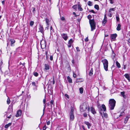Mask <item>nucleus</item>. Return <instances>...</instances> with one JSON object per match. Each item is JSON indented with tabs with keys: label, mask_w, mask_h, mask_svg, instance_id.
Returning <instances> with one entry per match:
<instances>
[{
	"label": "nucleus",
	"mask_w": 130,
	"mask_h": 130,
	"mask_svg": "<svg viewBox=\"0 0 130 130\" xmlns=\"http://www.w3.org/2000/svg\"><path fill=\"white\" fill-rule=\"evenodd\" d=\"M103 115L106 118H107L108 117V115L106 113H103Z\"/></svg>",
	"instance_id": "34"
},
{
	"label": "nucleus",
	"mask_w": 130,
	"mask_h": 130,
	"mask_svg": "<svg viewBox=\"0 0 130 130\" xmlns=\"http://www.w3.org/2000/svg\"><path fill=\"white\" fill-rule=\"evenodd\" d=\"M76 49L77 50V51H78V52H79V51L80 50H79V47H76Z\"/></svg>",
	"instance_id": "51"
},
{
	"label": "nucleus",
	"mask_w": 130,
	"mask_h": 130,
	"mask_svg": "<svg viewBox=\"0 0 130 130\" xmlns=\"http://www.w3.org/2000/svg\"><path fill=\"white\" fill-rule=\"evenodd\" d=\"M39 31L43 35H44V29L42 26L40 25L39 26Z\"/></svg>",
	"instance_id": "8"
},
{
	"label": "nucleus",
	"mask_w": 130,
	"mask_h": 130,
	"mask_svg": "<svg viewBox=\"0 0 130 130\" xmlns=\"http://www.w3.org/2000/svg\"><path fill=\"white\" fill-rule=\"evenodd\" d=\"M101 61L103 63L104 70L106 71H108V62L107 60L106 59H104L102 60Z\"/></svg>",
	"instance_id": "3"
},
{
	"label": "nucleus",
	"mask_w": 130,
	"mask_h": 130,
	"mask_svg": "<svg viewBox=\"0 0 130 130\" xmlns=\"http://www.w3.org/2000/svg\"><path fill=\"white\" fill-rule=\"evenodd\" d=\"M121 25L119 24H118L116 28L117 30L118 31L120 30H121Z\"/></svg>",
	"instance_id": "21"
},
{
	"label": "nucleus",
	"mask_w": 130,
	"mask_h": 130,
	"mask_svg": "<svg viewBox=\"0 0 130 130\" xmlns=\"http://www.w3.org/2000/svg\"><path fill=\"white\" fill-rule=\"evenodd\" d=\"M46 129V125H45L43 127V130H45Z\"/></svg>",
	"instance_id": "48"
},
{
	"label": "nucleus",
	"mask_w": 130,
	"mask_h": 130,
	"mask_svg": "<svg viewBox=\"0 0 130 130\" xmlns=\"http://www.w3.org/2000/svg\"><path fill=\"white\" fill-rule=\"evenodd\" d=\"M73 42V40L72 39H71L68 42V43L72 44V43Z\"/></svg>",
	"instance_id": "32"
},
{
	"label": "nucleus",
	"mask_w": 130,
	"mask_h": 130,
	"mask_svg": "<svg viewBox=\"0 0 130 130\" xmlns=\"http://www.w3.org/2000/svg\"><path fill=\"white\" fill-rule=\"evenodd\" d=\"M73 111V108H71L70 114V118L71 121L73 120L74 118Z\"/></svg>",
	"instance_id": "5"
},
{
	"label": "nucleus",
	"mask_w": 130,
	"mask_h": 130,
	"mask_svg": "<svg viewBox=\"0 0 130 130\" xmlns=\"http://www.w3.org/2000/svg\"><path fill=\"white\" fill-rule=\"evenodd\" d=\"M116 19L117 21H119L120 19L119 15H117L116 16Z\"/></svg>",
	"instance_id": "35"
},
{
	"label": "nucleus",
	"mask_w": 130,
	"mask_h": 130,
	"mask_svg": "<svg viewBox=\"0 0 130 130\" xmlns=\"http://www.w3.org/2000/svg\"><path fill=\"white\" fill-rule=\"evenodd\" d=\"M116 101L113 99H111L109 100L108 104L110 110L114 109L115 106Z\"/></svg>",
	"instance_id": "2"
},
{
	"label": "nucleus",
	"mask_w": 130,
	"mask_h": 130,
	"mask_svg": "<svg viewBox=\"0 0 130 130\" xmlns=\"http://www.w3.org/2000/svg\"><path fill=\"white\" fill-rule=\"evenodd\" d=\"M94 8L97 9V10H99V6L98 5H95L94 6Z\"/></svg>",
	"instance_id": "29"
},
{
	"label": "nucleus",
	"mask_w": 130,
	"mask_h": 130,
	"mask_svg": "<svg viewBox=\"0 0 130 130\" xmlns=\"http://www.w3.org/2000/svg\"><path fill=\"white\" fill-rule=\"evenodd\" d=\"M34 75L35 76L37 77L38 75V74L37 72H34L33 73Z\"/></svg>",
	"instance_id": "31"
},
{
	"label": "nucleus",
	"mask_w": 130,
	"mask_h": 130,
	"mask_svg": "<svg viewBox=\"0 0 130 130\" xmlns=\"http://www.w3.org/2000/svg\"><path fill=\"white\" fill-rule=\"evenodd\" d=\"M22 113V111L20 110H19L17 111L16 116L17 117H19L21 116Z\"/></svg>",
	"instance_id": "12"
},
{
	"label": "nucleus",
	"mask_w": 130,
	"mask_h": 130,
	"mask_svg": "<svg viewBox=\"0 0 130 130\" xmlns=\"http://www.w3.org/2000/svg\"><path fill=\"white\" fill-rule=\"evenodd\" d=\"M123 113H124V112H121V114L119 115V117H120L122 116L123 115Z\"/></svg>",
	"instance_id": "49"
},
{
	"label": "nucleus",
	"mask_w": 130,
	"mask_h": 130,
	"mask_svg": "<svg viewBox=\"0 0 130 130\" xmlns=\"http://www.w3.org/2000/svg\"><path fill=\"white\" fill-rule=\"evenodd\" d=\"M55 83V81L54 80V76L53 77V84H54Z\"/></svg>",
	"instance_id": "47"
},
{
	"label": "nucleus",
	"mask_w": 130,
	"mask_h": 130,
	"mask_svg": "<svg viewBox=\"0 0 130 130\" xmlns=\"http://www.w3.org/2000/svg\"><path fill=\"white\" fill-rule=\"evenodd\" d=\"M73 14H74V15H76V14L75 13V12H73Z\"/></svg>",
	"instance_id": "63"
},
{
	"label": "nucleus",
	"mask_w": 130,
	"mask_h": 130,
	"mask_svg": "<svg viewBox=\"0 0 130 130\" xmlns=\"http://www.w3.org/2000/svg\"><path fill=\"white\" fill-rule=\"evenodd\" d=\"M84 123L87 126L88 129H90V128L91 125L90 123L88 122L87 121H85Z\"/></svg>",
	"instance_id": "13"
},
{
	"label": "nucleus",
	"mask_w": 130,
	"mask_h": 130,
	"mask_svg": "<svg viewBox=\"0 0 130 130\" xmlns=\"http://www.w3.org/2000/svg\"><path fill=\"white\" fill-rule=\"evenodd\" d=\"M85 41H88V37H87L85 39Z\"/></svg>",
	"instance_id": "53"
},
{
	"label": "nucleus",
	"mask_w": 130,
	"mask_h": 130,
	"mask_svg": "<svg viewBox=\"0 0 130 130\" xmlns=\"http://www.w3.org/2000/svg\"><path fill=\"white\" fill-rule=\"evenodd\" d=\"M83 116L84 117H87V114L86 113H84L83 114Z\"/></svg>",
	"instance_id": "43"
},
{
	"label": "nucleus",
	"mask_w": 130,
	"mask_h": 130,
	"mask_svg": "<svg viewBox=\"0 0 130 130\" xmlns=\"http://www.w3.org/2000/svg\"><path fill=\"white\" fill-rule=\"evenodd\" d=\"M88 107L87 105L85 104H83L80 106V111L81 112L85 111L87 109Z\"/></svg>",
	"instance_id": "4"
},
{
	"label": "nucleus",
	"mask_w": 130,
	"mask_h": 130,
	"mask_svg": "<svg viewBox=\"0 0 130 130\" xmlns=\"http://www.w3.org/2000/svg\"><path fill=\"white\" fill-rule=\"evenodd\" d=\"M117 36V35L116 34H111L110 35L111 40L112 41L115 40Z\"/></svg>",
	"instance_id": "7"
},
{
	"label": "nucleus",
	"mask_w": 130,
	"mask_h": 130,
	"mask_svg": "<svg viewBox=\"0 0 130 130\" xmlns=\"http://www.w3.org/2000/svg\"><path fill=\"white\" fill-rule=\"evenodd\" d=\"M90 12H91L93 13H95V12H94V11L93 10H91V11H90Z\"/></svg>",
	"instance_id": "56"
},
{
	"label": "nucleus",
	"mask_w": 130,
	"mask_h": 130,
	"mask_svg": "<svg viewBox=\"0 0 130 130\" xmlns=\"http://www.w3.org/2000/svg\"><path fill=\"white\" fill-rule=\"evenodd\" d=\"M34 22L33 21H31L30 23V25L31 26H32L34 24Z\"/></svg>",
	"instance_id": "33"
},
{
	"label": "nucleus",
	"mask_w": 130,
	"mask_h": 130,
	"mask_svg": "<svg viewBox=\"0 0 130 130\" xmlns=\"http://www.w3.org/2000/svg\"><path fill=\"white\" fill-rule=\"evenodd\" d=\"M45 20L46 24H47V26L46 27V28H47V29H48V26L49 25V20L47 18H46Z\"/></svg>",
	"instance_id": "15"
},
{
	"label": "nucleus",
	"mask_w": 130,
	"mask_h": 130,
	"mask_svg": "<svg viewBox=\"0 0 130 130\" xmlns=\"http://www.w3.org/2000/svg\"><path fill=\"white\" fill-rule=\"evenodd\" d=\"M124 76L126 78L129 82L130 81V78L129 74L128 73H126L125 74Z\"/></svg>",
	"instance_id": "14"
},
{
	"label": "nucleus",
	"mask_w": 130,
	"mask_h": 130,
	"mask_svg": "<svg viewBox=\"0 0 130 130\" xmlns=\"http://www.w3.org/2000/svg\"><path fill=\"white\" fill-rule=\"evenodd\" d=\"M11 124L12 123H9L5 125V128H7L9 126H10L11 125Z\"/></svg>",
	"instance_id": "18"
},
{
	"label": "nucleus",
	"mask_w": 130,
	"mask_h": 130,
	"mask_svg": "<svg viewBox=\"0 0 130 130\" xmlns=\"http://www.w3.org/2000/svg\"><path fill=\"white\" fill-rule=\"evenodd\" d=\"M2 3L3 4H4V1H3L2 2Z\"/></svg>",
	"instance_id": "62"
},
{
	"label": "nucleus",
	"mask_w": 130,
	"mask_h": 130,
	"mask_svg": "<svg viewBox=\"0 0 130 130\" xmlns=\"http://www.w3.org/2000/svg\"><path fill=\"white\" fill-rule=\"evenodd\" d=\"M112 13H110V14H109V16L110 17H111L112 16Z\"/></svg>",
	"instance_id": "60"
},
{
	"label": "nucleus",
	"mask_w": 130,
	"mask_h": 130,
	"mask_svg": "<svg viewBox=\"0 0 130 130\" xmlns=\"http://www.w3.org/2000/svg\"><path fill=\"white\" fill-rule=\"evenodd\" d=\"M89 74L90 75H91L93 74V70L92 69H91L90 70Z\"/></svg>",
	"instance_id": "30"
},
{
	"label": "nucleus",
	"mask_w": 130,
	"mask_h": 130,
	"mask_svg": "<svg viewBox=\"0 0 130 130\" xmlns=\"http://www.w3.org/2000/svg\"><path fill=\"white\" fill-rule=\"evenodd\" d=\"M61 36L62 38L65 40H67L68 38V37L67 36V34L63 33L61 34Z\"/></svg>",
	"instance_id": "10"
},
{
	"label": "nucleus",
	"mask_w": 130,
	"mask_h": 130,
	"mask_svg": "<svg viewBox=\"0 0 130 130\" xmlns=\"http://www.w3.org/2000/svg\"><path fill=\"white\" fill-rule=\"evenodd\" d=\"M7 103L8 104H9L10 103V100L9 99V98H8L7 99Z\"/></svg>",
	"instance_id": "38"
},
{
	"label": "nucleus",
	"mask_w": 130,
	"mask_h": 130,
	"mask_svg": "<svg viewBox=\"0 0 130 130\" xmlns=\"http://www.w3.org/2000/svg\"><path fill=\"white\" fill-rule=\"evenodd\" d=\"M88 18L89 19V23L90 24L91 31H93L95 29L96 27V24L94 20H91L90 19L92 18L91 16L89 15L87 16Z\"/></svg>",
	"instance_id": "1"
},
{
	"label": "nucleus",
	"mask_w": 130,
	"mask_h": 130,
	"mask_svg": "<svg viewBox=\"0 0 130 130\" xmlns=\"http://www.w3.org/2000/svg\"><path fill=\"white\" fill-rule=\"evenodd\" d=\"M45 102H46V100H45V99H44L43 100V103H44V108H43V115L44 114V110H45Z\"/></svg>",
	"instance_id": "19"
},
{
	"label": "nucleus",
	"mask_w": 130,
	"mask_h": 130,
	"mask_svg": "<svg viewBox=\"0 0 130 130\" xmlns=\"http://www.w3.org/2000/svg\"><path fill=\"white\" fill-rule=\"evenodd\" d=\"M11 117V115H10L9 116L7 117V118H10Z\"/></svg>",
	"instance_id": "58"
},
{
	"label": "nucleus",
	"mask_w": 130,
	"mask_h": 130,
	"mask_svg": "<svg viewBox=\"0 0 130 130\" xmlns=\"http://www.w3.org/2000/svg\"><path fill=\"white\" fill-rule=\"evenodd\" d=\"M73 76L74 78H75L76 77V75L74 73L73 75Z\"/></svg>",
	"instance_id": "54"
},
{
	"label": "nucleus",
	"mask_w": 130,
	"mask_h": 130,
	"mask_svg": "<svg viewBox=\"0 0 130 130\" xmlns=\"http://www.w3.org/2000/svg\"><path fill=\"white\" fill-rule=\"evenodd\" d=\"M88 5L91 6L92 5V2L90 1H89L87 3Z\"/></svg>",
	"instance_id": "28"
},
{
	"label": "nucleus",
	"mask_w": 130,
	"mask_h": 130,
	"mask_svg": "<svg viewBox=\"0 0 130 130\" xmlns=\"http://www.w3.org/2000/svg\"><path fill=\"white\" fill-rule=\"evenodd\" d=\"M107 20L106 19H104L103 22H102V23H103V24H105L107 22Z\"/></svg>",
	"instance_id": "39"
},
{
	"label": "nucleus",
	"mask_w": 130,
	"mask_h": 130,
	"mask_svg": "<svg viewBox=\"0 0 130 130\" xmlns=\"http://www.w3.org/2000/svg\"><path fill=\"white\" fill-rule=\"evenodd\" d=\"M32 85L33 87V90L34 91H36L37 90L38 84L37 83L35 82H32Z\"/></svg>",
	"instance_id": "6"
},
{
	"label": "nucleus",
	"mask_w": 130,
	"mask_h": 130,
	"mask_svg": "<svg viewBox=\"0 0 130 130\" xmlns=\"http://www.w3.org/2000/svg\"><path fill=\"white\" fill-rule=\"evenodd\" d=\"M33 10H32V12L33 13H34L36 11L35 8H33Z\"/></svg>",
	"instance_id": "44"
},
{
	"label": "nucleus",
	"mask_w": 130,
	"mask_h": 130,
	"mask_svg": "<svg viewBox=\"0 0 130 130\" xmlns=\"http://www.w3.org/2000/svg\"><path fill=\"white\" fill-rule=\"evenodd\" d=\"M52 29H53L52 27V26H51L50 27L51 33L52 32Z\"/></svg>",
	"instance_id": "57"
},
{
	"label": "nucleus",
	"mask_w": 130,
	"mask_h": 130,
	"mask_svg": "<svg viewBox=\"0 0 130 130\" xmlns=\"http://www.w3.org/2000/svg\"><path fill=\"white\" fill-rule=\"evenodd\" d=\"M97 106L98 107H99L100 106V104L98 101L97 102Z\"/></svg>",
	"instance_id": "41"
},
{
	"label": "nucleus",
	"mask_w": 130,
	"mask_h": 130,
	"mask_svg": "<svg viewBox=\"0 0 130 130\" xmlns=\"http://www.w3.org/2000/svg\"><path fill=\"white\" fill-rule=\"evenodd\" d=\"M72 46V44H69L68 43V46L69 47H71Z\"/></svg>",
	"instance_id": "45"
},
{
	"label": "nucleus",
	"mask_w": 130,
	"mask_h": 130,
	"mask_svg": "<svg viewBox=\"0 0 130 130\" xmlns=\"http://www.w3.org/2000/svg\"><path fill=\"white\" fill-rule=\"evenodd\" d=\"M115 10V8H110L109 11V12H110L111 11H114Z\"/></svg>",
	"instance_id": "36"
},
{
	"label": "nucleus",
	"mask_w": 130,
	"mask_h": 130,
	"mask_svg": "<svg viewBox=\"0 0 130 130\" xmlns=\"http://www.w3.org/2000/svg\"><path fill=\"white\" fill-rule=\"evenodd\" d=\"M50 59L51 61L53 60V56H52L51 55L50 56Z\"/></svg>",
	"instance_id": "42"
},
{
	"label": "nucleus",
	"mask_w": 130,
	"mask_h": 130,
	"mask_svg": "<svg viewBox=\"0 0 130 130\" xmlns=\"http://www.w3.org/2000/svg\"><path fill=\"white\" fill-rule=\"evenodd\" d=\"M102 107L104 111H105L106 110V108L105 105L104 104H102Z\"/></svg>",
	"instance_id": "23"
},
{
	"label": "nucleus",
	"mask_w": 130,
	"mask_h": 130,
	"mask_svg": "<svg viewBox=\"0 0 130 130\" xmlns=\"http://www.w3.org/2000/svg\"><path fill=\"white\" fill-rule=\"evenodd\" d=\"M10 41L11 42V46H13L14 45V43L15 42V40L13 39H11L10 40Z\"/></svg>",
	"instance_id": "16"
},
{
	"label": "nucleus",
	"mask_w": 130,
	"mask_h": 130,
	"mask_svg": "<svg viewBox=\"0 0 130 130\" xmlns=\"http://www.w3.org/2000/svg\"><path fill=\"white\" fill-rule=\"evenodd\" d=\"M45 69L46 70H48L49 69V66L47 64H44Z\"/></svg>",
	"instance_id": "17"
},
{
	"label": "nucleus",
	"mask_w": 130,
	"mask_h": 130,
	"mask_svg": "<svg viewBox=\"0 0 130 130\" xmlns=\"http://www.w3.org/2000/svg\"><path fill=\"white\" fill-rule=\"evenodd\" d=\"M129 117L128 116H126V118H125V120L127 122L128 121V119H129Z\"/></svg>",
	"instance_id": "37"
},
{
	"label": "nucleus",
	"mask_w": 130,
	"mask_h": 130,
	"mask_svg": "<svg viewBox=\"0 0 130 130\" xmlns=\"http://www.w3.org/2000/svg\"><path fill=\"white\" fill-rule=\"evenodd\" d=\"M77 5H74L72 6V8L75 10H77Z\"/></svg>",
	"instance_id": "27"
},
{
	"label": "nucleus",
	"mask_w": 130,
	"mask_h": 130,
	"mask_svg": "<svg viewBox=\"0 0 130 130\" xmlns=\"http://www.w3.org/2000/svg\"><path fill=\"white\" fill-rule=\"evenodd\" d=\"M116 66L118 68H120L121 67V66L120 63L117 61H116Z\"/></svg>",
	"instance_id": "22"
},
{
	"label": "nucleus",
	"mask_w": 130,
	"mask_h": 130,
	"mask_svg": "<svg viewBox=\"0 0 130 130\" xmlns=\"http://www.w3.org/2000/svg\"><path fill=\"white\" fill-rule=\"evenodd\" d=\"M121 95H122V96L124 98H125L126 96L124 94L125 92L124 91L122 92H121Z\"/></svg>",
	"instance_id": "26"
},
{
	"label": "nucleus",
	"mask_w": 130,
	"mask_h": 130,
	"mask_svg": "<svg viewBox=\"0 0 130 130\" xmlns=\"http://www.w3.org/2000/svg\"><path fill=\"white\" fill-rule=\"evenodd\" d=\"M104 19H106V14L104 15Z\"/></svg>",
	"instance_id": "61"
},
{
	"label": "nucleus",
	"mask_w": 130,
	"mask_h": 130,
	"mask_svg": "<svg viewBox=\"0 0 130 130\" xmlns=\"http://www.w3.org/2000/svg\"><path fill=\"white\" fill-rule=\"evenodd\" d=\"M65 96L68 99H69V95L67 94H65Z\"/></svg>",
	"instance_id": "52"
},
{
	"label": "nucleus",
	"mask_w": 130,
	"mask_h": 130,
	"mask_svg": "<svg viewBox=\"0 0 130 130\" xmlns=\"http://www.w3.org/2000/svg\"><path fill=\"white\" fill-rule=\"evenodd\" d=\"M82 128L84 130H85V127L84 125H82Z\"/></svg>",
	"instance_id": "55"
},
{
	"label": "nucleus",
	"mask_w": 130,
	"mask_h": 130,
	"mask_svg": "<svg viewBox=\"0 0 130 130\" xmlns=\"http://www.w3.org/2000/svg\"><path fill=\"white\" fill-rule=\"evenodd\" d=\"M128 42L130 43V39H129L128 41Z\"/></svg>",
	"instance_id": "64"
},
{
	"label": "nucleus",
	"mask_w": 130,
	"mask_h": 130,
	"mask_svg": "<svg viewBox=\"0 0 130 130\" xmlns=\"http://www.w3.org/2000/svg\"><path fill=\"white\" fill-rule=\"evenodd\" d=\"M92 50V48L90 47L88 48L87 49H86L85 50V51L88 54L90 55L91 53Z\"/></svg>",
	"instance_id": "11"
},
{
	"label": "nucleus",
	"mask_w": 130,
	"mask_h": 130,
	"mask_svg": "<svg viewBox=\"0 0 130 130\" xmlns=\"http://www.w3.org/2000/svg\"><path fill=\"white\" fill-rule=\"evenodd\" d=\"M78 10L79 11H82L83 10V9L81 7V6L79 4L78 5Z\"/></svg>",
	"instance_id": "25"
},
{
	"label": "nucleus",
	"mask_w": 130,
	"mask_h": 130,
	"mask_svg": "<svg viewBox=\"0 0 130 130\" xmlns=\"http://www.w3.org/2000/svg\"><path fill=\"white\" fill-rule=\"evenodd\" d=\"M79 90L80 93L81 94H82L83 93V89L82 87H81L79 89Z\"/></svg>",
	"instance_id": "24"
},
{
	"label": "nucleus",
	"mask_w": 130,
	"mask_h": 130,
	"mask_svg": "<svg viewBox=\"0 0 130 130\" xmlns=\"http://www.w3.org/2000/svg\"><path fill=\"white\" fill-rule=\"evenodd\" d=\"M88 110L89 111V110H90L91 112L93 114H95L96 113V112L95 111L94 108L92 107H91L90 108L89 107L88 108Z\"/></svg>",
	"instance_id": "9"
},
{
	"label": "nucleus",
	"mask_w": 130,
	"mask_h": 130,
	"mask_svg": "<svg viewBox=\"0 0 130 130\" xmlns=\"http://www.w3.org/2000/svg\"><path fill=\"white\" fill-rule=\"evenodd\" d=\"M61 19L62 21H63L65 20V18L64 17H62L61 18Z\"/></svg>",
	"instance_id": "46"
},
{
	"label": "nucleus",
	"mask_w": 130,
	"mask_h": 130,
	"mask_svg": "<svg viewBox=\"0 0 130 130\" xmlns=\"http://www.w3.org/2000/svg\"><path fill=\"white\" fill-rule=\"evenodd\" d=\"M123 68L124 69H126V66L125 65H124Z\"/></svg>",
	"instance_id": "59"
},
{
	"label": "nucleus",
	"mask_w": 130,
	"mask_h": 130,
	"mask_svg": "<svg viewBox=\"0 0 130 130\" xmlns=\"http://www.w3.org/2000/svg\"><path fill=\"white\" fill-rule=\"evenodd\" d=\"M67 79L69 82L70 83H72V79L69 76H68L67 77Z\"/></svg>",
	"instance_id": "20"
},
{
	"label": "nucleus",
	"mask_w": 130,
	"mask_h": 130,
	"mask_svg": "<svg viewBox=\"0 0 130 130\" xmlns=\"http://www.w3.org/2000/svg\"><path fill=\"white\" fill-rule=\"evenodd\" d=\"M50 121H48V122H47V125H48L50 124Z\"/></svg>",
	"instance_id": "50"
},
{
	"label": "nucleus",
	"mask_w": 130,
	"mask_h": 130,
	"mask_svg": "<svg viewBox=\"0 0 130 130\" xmlns=\"http://www.w3.org/2000/svg\"><path fill=\"white\" fill-rule=\"evenodd\" d=\"M50 104L52 106V105H54L53 101V100H51L50 102Z\"/></svg>",
	"instance_id": "40"
}]
</instances>
